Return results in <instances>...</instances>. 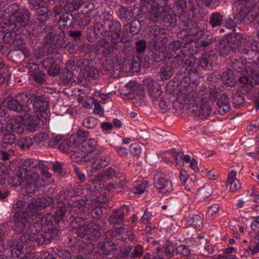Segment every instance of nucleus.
<instances>
[{"label":"nucleus","mask_w":259,"mask_h":259,"mask_svg":"<svg viewBox=\"0 0 259 259\" xmlns=\"http://www.w3.org/2000/svg\"><path fill=\"white\" fill-rule=\"evenodd\" d=\"M196 59L191 58L186 59L184 60V64L185 66V70L187 72V74L191 76L193 74H196L197 73L196 68H195V65H196Z\"/></svg>","instance_id":"c03bdc74"},{"label":"nucleus","mask_w":259,"mask_h":259,"mask_svg":"<svg viewBox=\"0 0 259 259\" xmlns=\"http://www.w3.org/2000/svg\"><path fill=\"white\" fill-rule=\"evenodd\" d=\"M142 21L135 18L131 22L127 23L123 26V30L124 33H130L133 36L134 35L138 34L142 29Z\"/></svg>","instance_id":"c85d7f7f"},{"label":"nucleus","mask_w":259,"mask_h":259,"mask_svg":"<svg viewBox=\"0 0 259 259\" xmlns=\"http://www.w3.org/2000/svg\"><path fill=\"white\" fill-rule=\"evenodd\" d=\"M24 175L18 170V173H16L10 177L8 180V184L12 186H17L20 185L22 182L23 181L22 178H24Z\"/></svg>","instance_id":"09e8293b"},{"label":"nucleus","mask_w":259,"mask_h":259,"mask_svg":"<svg viewBox=\"0 0 259 259\" xmlns=\"http://www.w3.org/2000/svg\"><path fill=\"white\" fill-rule=\"evenodd\" d=\"M61 139V137L60 136H57L56 138L52 139V141L53 142H56V144L58 145V149L61 152L63 153H67L68 154L70 155V154L72 152V147L70 146L71 141L69 140H65L60 144Z\"/></svg>","instance_id":"c9c22d12"},{"label":"nucleus","mask_w":259,"mask_h":259,"mask_svg":"<svg viewBox=\"0 0 259 259\" xmlns=\"http://www.w3.org/2000/svg\"><path fill=\"white\" fill-rule=\"evenodd\" d=\"M94 32L96 37L101 39H106V37L109 36L107 16L102 15L100 16V21L94 22Z\"/></svg>","instance_id":"2eb2a0df"},{"label":"nucleus","mask_w":259,"mask_h":259,"mask_svg":"<svg viewBox=\"0 0 259 259\" xmlns=\"http://www.w3.org/2000/svg\"><path fill=\"white\" fill-rule=\"evenodd\" d=\"M154 187L161 193H170L173 190L171 181L165 178L161 171H157L153 177Z\"/></svg>","instance_id":"f8f14e48"},{"label":"nucleus","mask_w":259,"mask_h":259,"mask_svg":"<svg viewBox=\"0 0 259 259\" xmlns=\"http://www.w3.org/2000/svg\"><path fill=\"white\" fill-rule=\"evenodd\" d=\"M74 76V73L67 69H63L60 72V79L64 84L66 85L75 82Z\"/></svg>","instance_id":"a19ab883"},{"label":"nucleus","mask_w":259,"mask_h":259,"mask_svg":"<svg viewBox=\"0 0 259 259\" xmlns=\"http://www.w3.org/2000/svg\"><path fill=\"white\" fill-rule=\"evenodd\" d=\"M2 142L6 145H12L16 140V136L14 131L11 130L8 134H6L1 137Z\"/></svg>","instance_id":"680f3d73"},{"label":"nucleus","mask_w":259,"mask_h":259,"mask_svg":"<svg viewBox=\"0 0 259 259\" xmlns=\"http://www.w3.org/2000/svg\"><path fill=\"white\" fill-rule=\"evenodd\" d=\"M8 230L5 225L0 226V248L4 251L7 250V248L5 247V240L8 235Z\"/></svg>","instance_id":"052dcab7"},{"label":"nucleus","mask_w":259,"mask_h":259,"mask_svg":"<svg viewBox=\"0 0 259 259\" xmlns=\"http://www.w3.org/2000/svg\"><path fill=\"white\" fill-rule=\"evenodd\" d=\"M149 93L150 95L153 98V100H157L161 96V92L160 88L156 82L149 83L148 85Z\"/></svg>","instance_id":"8fccbe9b"},{"label":"nucleus","mask_w":259,"mask_h":259,"mask_svg":"<svg viewBox=\"0 0 259 259\" xmlns=\"http://www.w3.org/2000/svg\"><path fill=\"white\" fill-rule=\"evenodd\" d=\"M142 9L138 7H126L120 6L117 11V15L119 19L123 22L131 21L136 18L140 17L138 13Z\"/></svg>","instance_id":"4468645a"},{"label":"nucleus","mask_w":259,"mask_h":259,"mask_svg":"<svg viewBox=\"0 0 259 259\" xmlns=\"http://www.w3.org/2000/svg\"><path fill=\"white\" fill-rule=\"evenodd\" d=\"M188 108L192 111L197 112L198 116L201 119H204L209 115L211 108L208 102H202L199 98L196 97L194 99H190Z\"/></svg>","instance_id":"9d476101"},{"label":"nucleus","mask_w":259,"mask_h":259,"mask_svg":"<svg viewBox=\"0 0 259 259\" xmlns=\"http://www.w3.org/2000/svg\"><path fill=\"white\" fill-rule=\"evenodd\" d=\"M189 30H183V31H179L177 35L180 38L185 41L186 44H190L195 41L194 32L195 29L189 27Z\"/></svg>","instance_id":"e433bc0d"},{"label":"nucleus","mask_w":259,"mask_h":259,"mask_svg":"<svg viewBox=\"0 0 259 259\" xmlns=\"http://www.w3.org/2000/svg\"><path fill=\"white\" fill-rule=\"evenodd\" d=\"M30 242L33 244H36L38 246L42 245L44 243H49L47 240H46L45 236L42 232L40 234L31 233Z\"/></svg>","instance_id":"4d7b16f0"},{"label":"nucleus","mask_w":259,"mask_h":259,"mask_svg":"<svg viewBox=\"0 0 259 259\" xmlns=\"http://www.w3.org/2000/svg\"><path fill=\"white\" fill-rule=\"evenodd\" d=\"M240 77L236 76L232 70L227 69L223 73L221 78L224 84L232 87L235 85L238 80L239 81Z\"/></svg>","instance_id":"7c9ffc66"},{"label":"nucleus","mask_w":259,"mask_h":259,"mask_svg":"<svg viewBox=\"0 0 259 259\" xmlns=\"http://www.w3.org/2000/svg\"><path fill=\"white\" fill-rule=\"evenodd\" d=\"M118 250L117 245L111 240H104L98 242L93 251L89 252L87 259H99L103 256L113 255Z\"/></svg>","instance_id":"20e7f679"},{"label":"nucleus","mask_w":259,"mask_h":259,"mask_svg":"<svg viewBox=\"0 0 259 259\" xmlns=\"http://www.w3.org/2000/svg\"><path fill=\"white\" fill-rule=\"evenodd\" d=\"M224 38L228 41L231 46L234 48L235 53L239 52L242 49V44L244 41V34L236 32L228 33Z\"/></svg>","instance_id":"412c9836"},{"label":"nucleus","mask_w":259,"mask_h":259,"mask_svg":"<svg viewBox=\"0 0 259 259\" xmlns=\"http://www.w3.org/2000/svg\"><path fill=\"white\" fill-rule=\"evenodd\" d=\"M183 62V57L179 54L172 59L171 61L168 62L167 65L171 68L172 70L175 72V70L179 69Z\"/></svg>","instance_id":"5fc2aeb1"},{"label":"nucleus","mask_w":259,"mask_h":259,"mask_svg":"<svg viewBox=\"0 0 259 259\" xmlns=\"http://www.w3.org/2000/svg\"><path fill=\"white\" fill-rule=\"evenodd\" d=\"M129 207L127 205H122L118 209L113 210L109 215L108 221L113 225H120L124 221L125 215L128 213Z\"/></svg>","instance_id":"6ab92c4d"},{"label":"nucleus","mask_w":259,"mask_h":259,"mask_svg":"<svg viewBox=\"0 0 259 259\" xmlns=\"http://www.w3.org/2000/svg\"><path fill=\"white\" fill-rule=\"evenodd\" d=\"M57 207V209L54 211L52 215L55 223L59 224L63 221L64 215L66 212L67 208L65 205H59Z\"/></svg>","instance_id":"37998d69"},{"label":"nucleus","mask_w":259,"mask_h":259,"mask_svg":"<svg viewBox=\"0 0 259 259\" xmlns=\"http://www.w3.org/2000/svg\"><path fill=\"white\" fill-rule=\"evenodd\" d=\"M215 42L214 49L221 57H226L230 55L232 52L235 53V49H233L226 38L219 39Z\"/></svg>","instance_id":"5701e85b"},{"label":"nucleus","mask_w":259,"mask_h":259,"mask_svg":"<svg viewBox=\"0 0 259 259\" xmlns=\"http://www.w3.org/2000/svg\"><path fill=\"white\" fill-rule=\"evenodd\" d=\"M202 221L203 219L200 215L196 214L189 217L188 221L191 225L194 226L197 229H200L202 228Z\"/></svg>","instance_id":"bf43d9fd"},{"label":"nucleus","mask_w":259,"mask_h":259,"mask_svg":"<svg viewBox=\"0 0 259 259\" xmlns=\"http://www.w3.org/2000/svg\"><path fill=\"white\" fill-rule=\"evenodd\" d=\"M217 60L218 56L215 53L203 54L200 58L196 59V67L200 70H210Z\"/></svg>","instance_id":"dca6fc26"},{"label":"nucleus","mask_w":259,"mask_h":259,"mask_svg":"<svg viewBox=\"0 0 259 259\" xmlns=\"http://www.w3.org/2000/svg\"><path fill=\"white\" fill-rule=\"evenodd\" d=\"M27 100L26 93H19L14 97L7 98L6 106L10 110L17 113H29L30 107L27 105Z\"/></svg>","instance_id":"0eeeda50"},{"label":"nucleus","mask_w":259,"mask_h":259,"mask_svg":"<svg viewBox=\"0 0 259 259\" xmlns=\"http://www.w3.org/2000/svg\"><path fill=\"white\" fill-rule=\"evenodd\" d=\"M238 6L237 8L235 14L233 16L234 19L238 24H240L242 22L244 24L250 23L251 21L248 19L250 15L243 9V7L248 9H252V8H249L246 7L245 5H242L240 3L239 0L238 1Z\"/></svg>","instance_id":"bb28decb"},{"label":"nucleus","mask_w":259,"mask_h":259,"mask_svg":"<svg viewBox=\"0 0 259 259\" xmlns=\"http://www.w3.org/2000/svg\"><path fill=\"white\" fill-rule=\"evenodd\" d=\"M8 32L5 33L3 37L4 41L6 38H9L13 41H17L19 45H22L28 43L30 45H33L36 42V36L34 33V27H28V28H23L22 31L20 32L19 29L17 30H10L9 28Z\"/></svg>","instance_id":"f03ea898"},{"label":"nucleus","mask_w":259,"mask_h":259,"mask_svg":"<svg viewBox=\"0 0 259 259\" xmlns=\"http://www.w3.org/2000/svg\"><path fill=\"white\" fill-rule=\"evenodd\" d=\"M236 172L235 170L231 171L228 174V178L226 182V186H230L231 192H235L241 188L239 181L235 178Z\"/></svg>","instance_id":"473e14b6"},{"label":"nucleus","mask_w":259,"mask_h":259,"mask_svg":"<svg viewBox=\"0 0 259 259\" xmlns=\"http://www.w3.org/2000/svg\"><path fill=\"white\" fill-rule=\"evenodd\" d=\"M119 175L117 171L111 167L108 168L105 170H102L98 174V177L100 181H108L110 180H117V177Z\"/></svg>","instance_id":"2f4dec72"},{"label":"nucleus","mask_w":259,"mask_h":259,"mask_svg":"<svg viewBox=\"0 0 259 259\" xmlns=\"http://www.w3.org/2000/svg\"><path fill=\"white\" fill-rule=\"evenodd\" d=\"M14 225L12 229L15 232L19 234L25 232H29L31 226V223L28 220L27 215L22 210H17L13 214Z\"/></svg>","instance_id":"1a4fd4ad"},{"label":"nucleus","mask_w":259,"mask_h":259,"mask_svg":"<svg viewBox=\"0 0 259 259\" xmlns=\"http://www.w3.org/2000/svg\"><path fill=\"white\" fill-rule=\"evenodd\" d=\"M232 99L234 107L237 108L244 102L246 98L245 96L241 95L240 93L237 91L232 96Z\"/></svg>","instance_id":"338daca9"},{"label":"nucleus","mask_w":259,"mask_h":259,"mask_svg":"<svg viewBox=\"0 0 259 259\" xmlns=\"http://www.w3.org/2000/svg\"><path fill=\"white\" fill-rule=\"evenodd\" d=\"M58 29L59 31L56 32L54 42L48 51V54H57L58 49L65 48L68 43L65 30L62 28V25H59Z\"/></svg>","instance_id":"9b49d317"},{"label":"nucleus","mask_w":259,"mask_h":259,"mask_svg":"<svg viewBox=\"0 0 259 259\" xmlns=\"http://www.w3.org/2000/svg\"><path fill=\"white\" fill-rule=\"evenodd\" d=\"M68 35L73 40L76 42V44L78 42H80V41L83 39L82 31L81 29H76L73 27L70 28V29L67 32Z\"/></svg>","instance_id":"de8ad7c7"},{"label":"nucleus","mask_w":259,"mask_h":259,"mask_svg":"<svg viewBox=\"0 0 259 259\" xmlns=\"http://www.w3.org/2000/svg\"><path fill=\"white\" fill-rule=\"evenodd\" d=\"M52 252L59 258L62 259H73L72 253L68 250L60 246L52 248Z\"/></svg>","instance_id":"ea45409f"},{"label":"nucleus","mask_w":259,"mask_h":259,"mask_svg":"<svg viewBox=\"0 0 259 259\" xmlns=\"http://www.w3.org/2000/svg\"><path fill=\"white\" fill-rule=\"evenodd\" d=\"M197 194L202 199L208 198L212 194L211 186L209 185L204 186L198 189Z\"/></svg>","instance_id":"774afa93"},{"label":"nucleus","mask_w":259,"mask_h":259,"mask_svg":"<svg viewBox=\"0 0 259 259\" xmlns=\"http://www.w3.org/2000/svg\"><path fill=\"white\" fill-rule=\"evenodd\" d=\"M45 198L46 199L50 200V203L48 204L49 206H54L56 204L57 206L59 205H65L64 204V201H65V197H64V194L62 192H59L57 193L55 196L52 197L49 195L44 196Z\"/></svg>","instance_id":"58836bf2"},{"label":"nucleus","mask_w":259,"mask_h":259,"mask_svg":"<svg viewBox=\"0 0 259 259\" xmlns=\"http://www.w3.org/2000/svg\"><path fill=\"white\" fill-rule=\"evenodd\" d=\"M42 67L47 71L48 74L51 76H56L60 72V66L54 58L47 57L42 63Z\"/></svg>","instance_id":"4be33fe9"},{"label":"nucleus","mask_w":259,"mask_h":259,"mask_svg":"<svg viewBox=\"0 0 259 259\" xmlns=\"http://www.w3.org/2000/svg\"><path fill=\"white\" fill-rule=\"evenodd\" d=\"M30 14L29 10L25 8L22 9L12 19L8 22L9 28L10 30H17V29L28 28L33 27L30 20Z\"/></svg>","instance_id":"6e6552de"},{"label":"nucleus","mask_w":259,"mask_h":259,"mask_svg":"<svg viewBox=\"0 0 259 259\" xmlns=\"http://www.w3.org/2000/svg\"><path fill=\"white\" fill-rule=\"evenodd\" d=\"M43 32L45 33V35L42 40V45L43 46L44 52L48 54L49 49L51 48V45L54 42L56 32L55 31L54 27L52 26H45L43 29Z\"/></svg>","instance_id":"393cba45"},{"label":"nucleus","mask_w":259,"mask_h":259,"mask_svg":"<svg viewBox=\"0 0 259 259\" xmlns=\"http://www.w3.org/2000/svg\"><path fill=\"white\" fill-rule=\"evenodd\" d=\"M224 16L219 12L212 13L209 17L208 24L212 28H215L221 26L224 20Z\"/></svg>","instance_id":"72a5a7b5"},{"label":"nucleus","mask_w":259,"mask_h":259,"mask_svg":"<svg viewBox=\"0 0 259 259\" xmlns=\"http://www.w3.org/2000/svg\"><path fill=\"white\" fill-rule=\"evenodd\" d=\"M175 72L172 70L171 68L167 64L162 66L159 72V74L162 80H168Z\"/></svg>","instance_id":"864d4df0"},{"label":"nucleus","mask_w":259,"mask_h":259,"mask_svg":"<svg viewBox=\"0 0 259 259\" xmlns=\"http://www.w3.org/2000/svg\"><path fill=\"white\" fill-rule=\"evenodd\" d=\"M108 164V158L106 157L102 156L100 159L96 160L94 163H92L91 167L93 169L97 170L106 167Z\"/></svg>","instance_id":"13d9d810"},{"label":"nucleus","mask_w":259,"mask_h":259,"mask_svg":"<svg viewBox=\"0 0 259 259\" xmlns=\"http://www.w3.org/2000/svg\"><path fill=\"white\" fill-rule=\"evenodd\" d=\"M74 233L80 238L89 231L90 222L82 217H75L69 223Z\"/></svg>","instance_id":"ddd939ff"},{"label":"nucleus","mask_w":259,"mask_h":259,"mask_svg":"<svg viewBox=\"0 0 259 259\" xmlns=\"http://www.w3.org/2000/svg\"><path fill=\"white\" fill-rule=\"evenodd\" d=\"M49 0H27L29 9L31 11L38 10L43 7Z\"/></svg>","instance_id":"6e6d98bb"},{"label":"nucleus","mask_w":259,"mask_h":259,"mask_svg":"<svg viewBox=\"0 0 259 259\" xmlns=\"http://www.w3.org/2000/svg\"><path fill=\"white\" fill-rule=\"evenodd\" d=\"M39 175L37 172H32L30 174H27L25 176L27 181V185L25 187L27 194L31 195L38 191L39 184Z\"/></svg>","instance_id":"aec40b11"},{"label":"nucleus","mask_w":259,"mask_h":259,"mask_svg":"<svg viewBox=\"0 0 259 259\" xmlns=\"http://www.w3.org/2000/svg\"><path fill=\"white\" fill-rule=\"evenodd\" d=\"M175 251L176 245L172 242L167 241L162 247H160V252L164 259H169L174 256Z\"/></svg>","instance_id":"f704fd0d"},{"label":"nucleus","mask_w":259,"mask_h":259,"mask_svg":"<svg viewBox=\"0 0 259 259\" xmlns=\"http://www.w3.org/2000/svg\"><path fill=\"white\" fill-rule=\"evenodd\" d=\"M25 93L27 105L31 106L35 112H46L49 109L50 99L47 95L36 91Z\"/></svg>","instance_id":"39448f33"},{"label":"nucleus","mask_w":259,"mask_h":259,"mask_svg":"<svg viewBox=\"0 0 259 259\" xmlns=\"http://www.w3.org/2000/svg\"><path fill=\"white\" fill-rule=\"evenodd\" d=\"M45 222H48L47 227L43 229L42 233L45 235L46 240L50 243L53 239H57L59 237L61 228L59 224H53L52 221H48L45 219Z\"/></svg>","instance_id":"f3484780"},{"label":"nucleus","mask_w":259,"mask_h":259,"mask_svg":"<svg viewBox=\"0 0 259 259\" xmlns=\"http://www.w3.org/2000/svg\"><path fill=\"white\" fill-rule=\"evenodd\" d=\"M147 17L149 21L153 23L157 22L159 19H161V12H160V9L157 7L152 6L150 10L148 12Z\"/></svg>","instance_id":"49530a36"},{"label":"nucleus","mask_w":259,"mask_h":259,"mask_svg":"<svg viewBox=\"0 0 259 259\" xmlns=\"http://www.w3.org/2000/svg\"><path fill=\"white\" fill-rule=\"evenodd\" d=\"M161 20L163 26L168 30H172L177 25L176 15L165 10L161 11Z\"/></svg>","instance_id":"b1692460"},{"label":"nucleus","mask_w":259,"mask_h":259,"mask_svg":"<svg viewBox=\"0 0 259 259\" xmlns=\"http://www.w3.org/2000/svg\"><path fill=\"white\" fill-rule=\"evenodd\" d=\"M142 66V59L140 55L134 56L132 59L131 69L134 72H139Z\"/></svg>","instance_id":"69168bd1"},{"label":"nucleus","mask_w":259,"mask_h":259,"mask_svg":"<svg viewBox=\"0 0 259 259\" xmlns=\"http://www.w3.org/2000/svg\"><path fill=\"white\" fill-rule=\"evenodd\" d=\"M28 115L22 117L21 121H23L24 127L27 133L33 132L36 131L39 123V120L37 116Z\"/></svg>","instance_id":"a878e982"},{"label":"nucleus","mask_w":259,"mask_h":259,"mask_svg":"<svg viewBox=\"0 0 259 259\" xmlns=\"http://www.w3.org/2000/svg\"><path fill=\"white\" fill-rule=\"evenodd\" d=\"M229 100L228 96L225 94L222 95L217 99V109L219 114L224 115L230 110L231 107L229 104Z\"/></svg>","instance_id":"c756f323"},{"label":"nucleus","mask_w":259,"mask_h":259,"mask_svg":"<svg viewBox=\"0 0 259 259\" xmlns=\"http://www.w3.org/2000/svg\"><path fill=\"white\" fill-rule=\"evenodd\" d=\"M239 82L241 83V85L239 87V90L238 91V92L240 93L241 95L245 96V98L247 97V94L250 92L252 88L254 85H259V84H253L251 85L248 82H243L240 80Z\"/></svg>","instance_id":"0e129e2a"},{"label":"nucleus","mask_w":259,"mask_h":259,"mask_svg":"<svg viewBox=\"0 0 259 259\" xmlns=\"http://www.w3.org/2000/svg\"><path fill=\"white\" fill-rule=\"evenodd\" d=\"M192 21L187 15L182 14L180 16L179 26L180 31L188 30V28L190 27Z\"/></svg>","instance_id":"603ef678"},{"label":"nucleus","mask_w":259,"mask_h":259,"mask_svg":"<svg viewBox=\"0 0 259 259\" xmlns=\"http://www.w3.org/2000/svg\"><path fill=\"white\" fill-rule=\"evenodd\" d=\"M165 33L164 29L157 25L151 26L149 30V35L151 38L160 39L161 36L164 35Z\"/></svg>","instance_id":"3c124183"},{"label":"nucleus","mask_w":259,"mask_h":259,"mask_svg":"<svg viewBox=\"0 0 259 259\" xmlns=\"http://www.w3.org/2000/svg\"><path fill=\"white\" fill-rule=\"evenodd\" d=\"M107 17L108 29L110 32L109 36L113 44L117 45L119 42L126 44L131 41V36L121 32V25L117 20L110 19L108 15Z\"/></svg>","instance_id":"423d86ee"},{"label":"nucleus","mask_w":259,"mask_h":259,"mask_svg":"<svg viewBox=\"0 0 259 259\" xmlns=\"http://www.w3.org/2000/svg\"><path fill=\"white\" fill-rule=\"evenodd\" d=\"M77 19L71 13L67 12L59 17L58 23L62 25V28L67 30L72 28L76 23Z\"/></svg>","instance_id":"cd10ccee"},{"label":"nucleus","mask_w":259,"mask_h":259,"mask_svg":"<svg viewBox=\"0 0 259 259\" xmlns=\"http://www.w3.org/2000/svg\"><path fill=\"white\" fill-rule=\"evenodd\" d=\"M10 56L16 63L22 61L25 58V55L21 50H13L11 51Z\"/></svg>","instance_id":"e2e57ef3"},{"label":"nucleus","mask_w":259,"mask_h":259,"mask_svg":"<svg viewBox=\"0 0 259 259\" xmlns=\"http://www.w3.org/2000/svg\"><path fill=\"white\" fill-rule=\"evenodd\" d=\"M23 199V200H27L28 202L25 211H22V212H25L27 216L29 214L37 215L39 220L42 219L40 217L41 215L40 211L48 207L50 200L45 198V196L33 197L31 195L29 194L24 195Z\"/></svg>","instance_id":"7ed1b4c3"},{"label":"nucleus","mask_w":259,"mask_h":259,"mask_svg":"<svg viewBox=\"0 0 259 259\" xmlns=\"http://www.w3.org/2000/svg\"><path fill=\"white\" fill-rule=\"evenodd\" d=\"M76 66L80 71L76 77L78 83L84 88L90 87L89 83L92 80H95L99 76V71L94 66L91 61L86 58H81L76 61Z\"/></svg>","instance_id":"f257e3e1"},{"label":"nucleus","mask_w":259,"mask_h":259,"mask_svg":"<svg viewBox=\"0 0 259 259\" xmlns=\"http://www.w3.org/2000/svg\"><path fill=\"white\" fill-rule=\"evenodd\" d=\"M10 120L11 124L12 125V130L14 131V134H27L25 127L23 126V121L20 120L19 122L17 119H12Z\"/></svg>","instance_id":"a18cd8bd"},{"label":"nucleus","mask_w":259,"mask_h":259,"mask_svg":"<svg viewBox=\"0 0 259 259\" xmlns=\"http://www.w3.org/2000/svg\"><path fill=\"white\" fill-rule=\"evenodd\" d=\"M101 236V232L99 229H92L90 227L89 231H88V233L86 232L81 238L83 239L84 241H87L88 243L97 241Z\"/></svg>","instance_id":"4c0bfd02"},{"label":"nucleus","mask_w":259,"mask_h":259,"mask_svg":"<svg viewBox=\"0 0 259 259\" xmlns=\"http://www.w3.org/2000/svg\"><path fill=\"white\" fill-rule=\"evenodd\" d=\"M182 45L180 40L170 41L167 45V51L176 53L180 50L179 53L181 52L184 56H186L184 49H186V47L183 46Z\"/></svg>","instance_id":"79ce46f5"},{"label":"nucleus","mask_w":259,"mask_h":259,"mask_svg":"<svg viewBox=\"0 0 259 259\" xmlns=\"http://www.w3.org/2000/svg\"><path fill=\"white\" fill-rule=\"evenodd\" d=\"M27 68L28 69V74L34 81L37 83L42 84L46 80L47 75L39 69L38 65L34 62L27 64Z\"/></svg>","instance_id":"a211bd4d"}]
</instances>
